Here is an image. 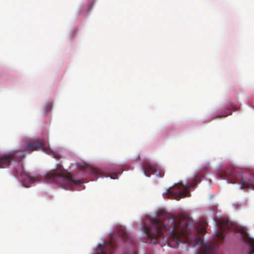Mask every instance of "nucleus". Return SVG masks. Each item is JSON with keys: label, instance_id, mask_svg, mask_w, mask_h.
<instances>
[{"label": "nucleus", "instance_id": "nucleus-8", "mask_svg": "<svg viewBox=\"0 0 254 254\" xmlns=\"http://www.w3.org/2000/svg\"><path fill=\"white\" fill-rule=\"evenodd\" d=\"M157 169V166L151 164L148 161H145L142 163V170L144 174L147 176H150Z\"/></svg>", "mask_w": 254, "mask_h": 254}, {"label": "nucleus", "instance_id": "nucleus-11", "mask_svg": "<svg viewBox=\"0 0 254 254\" xmlns=\"http://www.w3.org/2000/svg\"><path fill=\"white\" fill-rule=\"evenodd\" d=\"M107 249L104 245H99L96 249L95 254H107Z\"/></svg>", "mask_w": 254, "mask_h": 254}, {"label": "nucleus", "instance_id": "nucleus-10", "mask_svg": "<svg viewBox=\"0 0 254 254\" xmlns=\"http://www.w3.org/2000/svg\"><path fill=\"white\" fill-rule=\"evenodd\" d=\"M198 254H216L215 245H206L204 248L200 250Z\"/></svg>", "mask_w": 254, "mask_h": 254}, {"label": "nucleus", "instance_id": "nucleus-4", "mask_svg": "<svg viewBox=\"0 0 254 254\" xmlns=\"http://www.w3.org/2000/svg\"><path fill=\"white\" fill-rule=\"evenodd\" d=\"M220 179L230 183H238L244 188L254 189V176L249 173L238 172L232 167L224 169L219 173Z\"/></svg>", "mask_w": 254, "mask_h": 254}, {"label": "nucleus", "instance_id": "nucleus-6", "mask_svg": "<svg viewBox=\"0 0 254 254\" xmlns=\"http://www.w3.org/2000/svg\"><path fill=\"white\" fill-rule=\"evenodd\" d=\"M193 187V184L190 185L189 187L180 183L175 185L172 189H168L166 192L168 194L173 196L174 199L179 200L188 196V194L190 193L189 188Z\"/></svg>", "mask_w": 254, "mask_h": 254}, {"label": "nucleus", "instance_id": "nucleus-13", "mask_svg": "<svg viewBox=\"0 0 254 254\" xmlns=\"http://www.w3.org/2000/svg\"><path fill=\"white\" fill-rule=\"evenodd\" d=\"M119 235L124 241H129L130 238L126 232L121 230L119 231Z\"/></svg>", "mask_w": 254, "mask_h": 254}, {"label": "nucleus", "instance_id": "nucleus-5", "mask_svg": "<svg viewBox=\"0 0 254 254\" xmlns=\"http://www.w3.org/2000/svg\"><path fill=\"white\" fill-rule=\"evenodd\" d=\"M238 231L242 234L243 240L248 243L250 246L248 254H254V239L250 238L244 228L238 227L236 224L229 220H227V230Z\"/></svg>", "mask_w": 254, "mask_h": 254}, {"label": "nucleus", "instance_id": "nucleus-22", "mask_svg": "<svg viewBox=\"0 0 254 254\" xmlns=\"http://www.w3.org/2000/svg\"><path fill=\"white\" fill-rule=\"evenodd\" d=\"M106 177H111V176H110V174H109V175H108V176H107Z\"/></svg>", "mask_w": 254, "mask_h": 254}, {"label": "nucleus", "instance_id": "nucleus-19", "mask_svg": "<svg viewBox=\"0 0 254 254\" xmlns=\"http://www.w3.org/2000/svg\"><path fill=\"white\" fill-rule=\"evenodd\" d=\"M99 174H95V177L97 178V179H98L99 177Z\"/></svg>", "mask_w": 254, "mask_h": 254}, {"label": "nucleus", "instance_id": "nucleus-12", "mask_svg": "<svg viewBox=\"0 0 254 254\" xmlns=\"http://www.w3.org/2000/svg\"><path fill=\"white\" fill-rule=\"evenodd\" d=\"M232 114V112L231 111V108L230 106H228L226 108V111H224L222 112V115H218L216 117V118H224L228 116V115H230Z\"/></svg>", "mask_w": 254, "mask_h": 254}, {"label": "nucleus", "instance_id": "nucleus-20", "mask_svg": "<svg viewBox=\"0 0 254 254\" xmlns=\"http://www.w3.org/2000/svg\"><path fill=\"white\" fill-rule=\"evenodd\" d=\"M109 244H111V237H110V238Z\"/></svg>", "mask_w": 254, "mask_h": 254}, {"label": "nucleus", "instance_id": "nucleus-23", "mask_svg": "<svg viewBox=\"0 0 254 254\" xmlns=\"http://www.w3.org/2000/svg\"><path fill=\"white\" fill-rule=\"evenodd\" d=\"M112 249H113V248H114V246H113V244H112Z\"/></svg>", "mask_w": 254, "mask_h": 254}, {"label": "nucleus", "instance_id": "nucleus-16", "mask_svg": "<svg viewBox=\"0 0 254 254\" xmlns=\"http://www.w3.org/2000/svg\"><path fill=\"white\" fill-rule=\"evenodd\" d=\"M48 106L49 107L46 106L45 108L46 111L47 112L50 111L52 109V105L50 104Z\"/></svg>", "mask_w": 254, "mask_h": 254}, {"label": "nucleus", "instance_id": "nucleus-17", "mask_svg": "<svg viewBox=\"0 0 254 254\" xmlns=\"http://www.w3.org/2000/svg\"><path fill=\"white\" fill-rule=\"evenodd\" d=\"M194 183V185H196L198 184V182H197V179L196 177H194L193 180Z\"/></svg>", "mask_w": 254, "mask_h": 254}, {"label": "nucleus", "instance_id": "nucleus-18", "mask_svg": "<svg viewBox=\"0 0 254 254\" xmlns=\"http://www.w3.org/2000/svg\"><path fill=\"white\" fill-rule=\"evenodd\" d=\"M124 254H136L135 253V252L131 251L129 253H127L126 252H125Z\"/></svg>", "mask_w": 254, "mask_h": 254}, {"label": "nucleus", "instance_id": "nucleus-15", "mask_svg": "<svg viewBox=\"0 0 254 254\" xmlns=\"http://www.w3.org/2000/svg\"><path fill=\"white\" fill-rule=\"evenodd\" d=\"M122 172H123L122 171L120 170V171H119L118 172H115L112 170V179H116L117 175L121 174Z\"/></svg>", "mask_w": 254, "mask_h": 254}, {"label": "nucleus", "instance_id": "nucleus-3", "mask_svg": "<svg viewBox=\"0 0 254 254\" xmlns=\"http://www.w3.org/2000/svg\"><path fill=\"white\" fill-rule=\"evenodd\" d=\"M46 179L50 183H55L65 190H70L80 185V180H75L70 173L62 166L58 165L57 170H53L47 173Z\"/></svg>", "mask_w": 254, "mask_h": 254}, {"label": "nucleus", "instance_id": "nucleus-7", "mask_svg": "<svg viewBox=\"0 0 254 254\" xmlns=\"http://www.w3.org/2000/svg\"><path fill=\"white\" fill-rule=\"evenodd\" d=\"M16 171V175L21 176V180L23 183V185L26 187H29L30 185L35 182V179L31 177L28 173L22 170V172H19L17 170Z\"/></svg>", "mask_w": 254, "mask_h": 254}, {"label": "nucleus", "instance_id": "nucleus-24", "mask_svg": "<svg viewBox=\"0 0 254 254\" xmlns=\"http://www.w3.org/2000/svg\"><path fill=\"white\" fill-rule=\"evenodd\" d=\"M231 106L232 107H233V104H231Z\"/></svg>", "mask_w": 254, "mask_h": 254}, {"label": "nucleus", "instance_id": "nucleus-21", "mask_svg": "<svg viewBox=\"0 0 254 254\" xmlns=\"http://www.w3.org/2000/svg\"><path fill=\"white\" fill-rule=\"evenodd\" d=\"M112 241H113V235H114V233L113 232H112Z\"/></svg>", "mask_w": 254, "mask_h": 254}, {"label": "nucleus", "instance_id": "nucleus-14", "mask_svg": "<svg viewBox=\"0 0 254 254\" xmlns=\"http://www.w3.org/2000/svg\"><path fill=\"white\" fill-rule=\"evenodd\" d=\"M51 154L55 159H60L61 158L60 154L57 152L52 151Z\"/></svg>", "mask_w": 254, "mask_h": 254}, {"label": "nucleus", "instance_id": "nucleus-9", "mask_svg": "<svg viewBox=\"0 0 254 254\" xmlns=\"http://www.w3.org/2000/svg\"><path fill=\"white\" fill-rule=\"evenodd\" d=\"M77 168L83 171L84 173L88 174H95L94 170L86 163L84 162H79L76 165Z\"/></svg>", "mask_w": 254, "mask_h": 254}, {"label": "nucleus", "instance_id": "nucleus-2", "mask_svg": "<svg viewBox=\"0 0 254 254\" xmlns=\"http://www.w3.org/2000/svg\"><path fill=\"white\" fill-rule=\"evenodd\" d=\"M39 149L46 150L43 140L38 139L33 141H25L21 145L20 150L4 154L0 156V168L8 167L12 161L23 159L25 156V152L31 153Z\"/></svg>", "mask_w": 254, "mask_h": 254}, {"label": "nucleus", "instance_id": "nucleus-1", "mask_svg": "<svg viewBox=\"0 0 254 254\" xmlns=\"http://www.w3.org/2000/svg\"><path fill=\"white\" fill-rule=\"evenodd\" d=\"M159 217L151 220V225L144 224L142 230L144 237L149 243L156 245L160 239L172 248L179 243H188L194 240L201 241L199 234L206 233V226L198 228L190 225V222L184 214L177 216L165 211L158 214Z\"/></svg>", "mask_w": 254, "mask_h": 254}]
</instances>
